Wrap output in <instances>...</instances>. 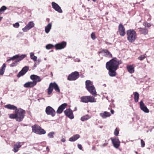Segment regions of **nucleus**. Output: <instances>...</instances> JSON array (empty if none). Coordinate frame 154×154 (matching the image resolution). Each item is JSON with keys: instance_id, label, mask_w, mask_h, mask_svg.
<instances>
[{"instance_id": "6e6552de", "label": "nucleus", "mask_w": 154, "mask_h": 154, "mask_svg": "<svg viewBox=\"0 0 154 154\" xmlns=\"http://www.w3.org/2000/svg\"><path fill=\"white\" fill-rule=\"evenodd\" d=\"M79 72L77 71H75L72 72L69 75L68 79L70 81L75 80L79 78Z\"/></svg>"}, {"instance_id": "5701e85b", "label": "nucleus", "mask_w": 154, "mask_h": 154, "mask_svg": "<svg viewBox=\"0 0 154 154\" xmlns=\"http://www.w3.org/2000/svg\"><path fill=\"white\" fill-rule=\"evenodd\" d=\"M35 84H34L32 82H29L26 83L23 85L24 87L26 88H32L35 85Z\"/></svg>"}, {"instance_id": "ddd939ff", "label": "nucleus", "mask_w": 154, "mask_h": 154, "mask_svg": "<svg viewBox=\"0 0 154 154\" xmlns=\"http://www.w3.org/2000/svg\"><path fill=\"white\" fill-rule=\"evenodd\" d=\"M30 78L33 81L32 82H34V84H35V85L37 82H40L41 80L39 76L35 75H31L30 76Z\"/></svg>"}, {"instance_id": "423d86ee", "label": "nucleus", "mask_w": 154, "mask_h": 154, "mask_svg": "<svg viewBox=\"0 0 154 154\" xmlns=\"http://www.w3.org/2000/svg\"><path fill=\"white\" fill-rule=\"evenodd\" d=\"M32 127L33 132L36 134H42L46 133L45 131L38 125H35Z\"/></svg>"}, {"instance_id": "6ab92c4d", "label": "nucleus", "mask_w": 154, "mask_h": 154, "mask_svg": "<svg viewBox=\"0 0 154 154\" xmlns=\"http://www.w3.org/2000/svg\"><path fill=\"white\" fill-rule=\"evenodd\" d=\"M67 105V104L66 103H64L62 104L58 107L57 111V112L58 114L61 113L63 110L66 108Z\"/></svg>"}, {"instance_id": "4be33fe9", "label": "nucleus", "mask_w": 154, "mask_h": 154, "mask_svg": "<svg viewBox=\"0 0 154 154\" xmlns=\"http://www.w3.org/2000/svg\"><path fill=\"white\" fill-rule=\"evenodd\" d=\"M100 115L103 118L106 119L107 117L110 116L111 114L109 112L107 111H104L103 112L100 113Z\"/></svg>"}, {"instance_id": "dca6fc26", "label": "nucleus", "mask_w": 154, "mask_h": 154, "mask_svg": "<svg viewBox=\"0 0 154 154\" xmlns=\"http://www.w3.org/2000/svg\"><path fill=\"white\" fill-rule=\"evenodd\" d=\"M119 32L120 35L122 36L125 35V32L124 27L122 24H120L119 26Z\"/></svg>"}, {"instance_id": "f03ea898", "label": "nucleus", "mask_w": 154, "mask_h": 154, "mask_svg": "<svg viewBox=\"0 0 154 154\" xmlns=\"http://www.w3.org/2000/svg\"><path fill=\"white\" fill-rule=\"evenodd\" d=\"M26 57V55L25 54H23L20 56L19 54H17L15 56H13V57L10 58L9 59L7 60V62H8L11 60H16L14 62L12 63L10 65L11 67L15 66L17 65V63L20 61H21L23 59H24Z\"/></svg>"}, {"instance_id": "09e8293b", "label": "nucleus", "mask_w": 154, "mask_h": 154, "mask_svg": "<svg viewBox=\"0 0 154 154\" xmlns=\"http://www.w3.org/2000/svg\"><path fill=\"white\" fill-rule=\"evenodd\" d=\"M151 26V25L149 23H148L146 25V26L147 27H150Z\"/></svg>"}, {"instance_id": "c756f323", "label": "nucleus", "mask_w": 154, "mask_h": 154, "mask_svg": "<svg viewBox=\"0 0 154 154\" xmlns=\"http://www.w3.org/2000/svg\"><path fill=\"white\" fill-rule=\"evenodd\" d=\"M52 85L53 87V88H54L55 91L57 92L58 93L60 92V89L57 85L55 82L52 83Z\"/></svg>"}, {"instance_id": "a19ab883", "label": "nucleus", "mask_w": 154, "mask_h": 154, "mask_svg": "<svg viewBox=\"0 0 154 154\" xmlns=\"http://www.w3.org/2000/svg\"><path fill=\"white\" fill-rule=\"evenodd\" d=\"M13 26L15 28H18L20 24L18 23L17 22L14 24H13Z\"/></svg>"}, {"instance_id": "2f4dec72", "label": "nucleus", "mask_w": 154, "mask_h": 154, "mask_svg": "<svg viewBox=\"0 0 154 154\" xmlns=\"http://www.w3.org/2000/svg\"><path fill=\"white\" fill-rule=\"evenodd\" d=\"M91 118V116H90L87 115L85 116H84L82 117L81 118V120L82 121H86L89 119H90Z\"/></svg>"}, {"instance_id": "2eb2a0df", "label": "nucleus", "mask_w": 154, "mask_h": 154, "mask_svg": "<svg viewBox=\"0 0 154 154\" xmlns=\"http://www.w3.org/2000/svg\"><path fill=\"white\" fill-rule=\"evenodd\" d=\"M28 69L29 67L28 66H25L17 74V76L18 77H19L23 76L27 72Z\"/></svg>"}, {"instance_id": "58836bf2", "label": "nucleus", "mask_w": 154, "mask_h": 154, "mask_svg": "<svg viewBox=\"0 0 154 154\" xmlns=\"http://www.w3.org/2000/svg\"><path fill=\"white\" fill-rule=\"evenodd\" d=\"M141 32L142 33L145 35L147 33V30L145 29H141Z\"/></svg>"}, {"instance_id": "864d4df0", "label": "nucleus", "mask_w": 154, "mask_h": 154, "mask_svg": "<svg viewBox=\"0 0 154 154\" xmlns=\"http://www.w3.org/2000/svg\"><path fill=\"white\" fill-rule=\"evenodd\" d=\"M97 0H92V1L94 2H95Z\"/></svg>"}, {"instance_id": "9d476101", "label": "nucleus", "mask_w": 154, "mask_h": 154, "mask_svg": "<svg viewBox=\"0 0 154 154\" xmlns=\"http://www.w3.org/2000/svg\"><path fill=\"white\" fill-rule=\"evenodd\" d=\"M35 24L32 21H30L26 26L22 29L24 32H26L34 26Z\"/></svg>"}, {"instance_id": "f257e3e1", "label": "nucleus", "mask_w": 154, "mask_h": 154, "mask_svg": "<svg viewBox=\"0 0 154 154\" xmlns=\"http://www.w3.org/2000/svg\"><path fill=\"white\" fill-rule=\"evenodd\" d=\"M121 63V61L118 60L116 58H113L106 63V68L109 70L108 74L110 76L114 77L116 75V71Z\"/></svg>"}, {"instance_id": "bb28decb", "label": "nucleus", "mask_w": 154, "mask_h": 154, "mask_svg": "<svg viewBox=\"0 0 154 154\" xmlns=\"http://www.w3.org/2000/svg\"><path fill=\"white\" fill-rule=\"evenodd\" d=\"M52 27V24L51 23L48 24L47 26L45 27V31L46 33H48L50 32Z\"/></svg>"}, {"instance_id": "79ce46f5", "label": "nucleus", "mask_w": 154, "mask_h": 154, "mask_svg": "<svg viewBox=\"0 0 154 154\" xmlns=\"http://www.w3.org/2000/svg\"><path fill=\"white\" fill-rule=\"evenodd\" d=\"M91 37L92 39L94 40L96 38L95 34L94 33H92L91 34Z\"/></svg>"}, {"instance_id": "b1692460", "label": "nucleus", "mask_w": 154, "mask_h": 154, "mask_svg": "<svg viewBox=\"0 0 154 154\" xmlns=\"http://www.w3.org/2000/svg\"><path fill=\"white\" fill-rule=\"evenodd\" d=\"M5 107L8 109L10 110H15L17 109V107L14 105L8 104L5 106Z\"/></svg>"}, {"instance_id": "aec40b11", "label": "nucleus", "mask_w": 154, "mask_h": 154, "mask_svg": "<svg viewBox=\"0 0 154 154\" xmlns=\"http://www.w3.org/2000/svg\"><path fill=\"white\" fill-rule=\"evenodd\" d=\"M90 89H87L88 91L92 95L96 96L97 95L95 87L94 85L90 87Z\"/></svg>"}, {"instance_id": "c85d7f7f", "label": "nucleus", "mask_w": 154, "mask_h": 154, "mask_svg": "<svg viewBox=\"0 0 154 154\" xmlns=\"http://www.w3.org/2000/svg\"><path fill=\"white\" fill-rule=\"evenodd\" d=\"M52 85V83H51L50 84L49 87L48 89V95L50 94L53 91V87Z\"/></svg>"}, {"instance_id": "412c9836", "label": "nucleus", "mask_w": 154, "mask_h": 154, "mask_svg": "<svg viewBox=\"0 0 154 154\" xmlns=\"http://www.w3.org/2000/svg\"><path fill=\"white\" fill-rule=\"evenodd\" d=\"M21 146V143L19 142H17L14 145L13 151L15 152H17L18 151L19 149L20 148Z\"/></svg>"}, {"instance_id": "c9c22d12", "label": "nucleus", "mask_w": 154, "mask_h": 154, "mask_svg": "<svg viewBox=\"0 0 154 154\" xmlns=\"http://www.w3.org/2000/svg\"><path fill=\"white\" fill-rule=\"evenodd\" d=\"M54 132L53 131L51 132L48 135V137L51 138H52L54 137Z\"/></svg>"}, {"instance_id": "37998d69", "label": "nucleus", "mask_w": 154, "mask_h": 154, "mask_svg": "<svg viewBox=\"0 0 154 154\" xmlns=\"http://www.w3.org/2000/svg\"><path fill=\"white\" fill-rule=\"evenodd\" d=\"M141 146L142 147H144L145 145V143L144 142L143 140H141Z\"/></svg>"}, {"instance_id": "20e7f679", "label": "nucleus", "mask_w": 154, "mask_h": 154, "mask_svg": "<svg viewBox=\"0 0 154 154\" xmlns=\"http://www.w3.org/2000/svg\"><path fill=\"white\" fill-rule=\"evenodd\" d=\"M25 112L24 110L21 108H19L15 111V113L17 116V121L20 122L23 119Z\"/></svg>"}, {"instance_id": "4c0bfd02", "label": "nucleus", "mask_w": 154, "mask_h": 154, "mask_svg": "<svg viewBox=\"0 0 154 154\" xmlns=\"http://www.w3.org/2000/svg\"><path fill=\"white\" fill-rule=\"evenodd\" d=\"M7 7L4 6H2L0 9V14H1V12L3 11H4L7 9Z\"/></svg>"}, {"instance_id": "7ed1b4c3", "label": "nucleus", "mask_w": 154, "mask_h": 154, "mask_svg": "<svg viewBox=\"0 0 154 154\" xmlns=\"http://www.w3.org/2000/svg\"><path fill=\"white\" fill-rule=\"evenodd\" d=\"M127 40L131 43L134 42L137 38L136 32L134 30L130 29L127 31Z\"/></svg>"}, {"instance_id": "0eeeda50", "label": "nucleus", "mask_w": 154, "mask_h": 154, "mask_svg": "<svg viewBox=\"0 0 154 154\" xmlns=\"http://www.w3.org/2000/svg\"><path fill=\"white\" fill-rule=\"evenodd\" d=\"M110 139L113 146L116 149H118L120 146V142L119 139L117 138H111Z\"/></svg>"}, {"instance_id": "393cba45", "label": "nucleus", "mask_w": 154, "mask_h": 154, "mask_svg": "<svg viewBox=\"0 0 154 154\" xmlns=\"http://www.w3.org/2000/svg\"><path fill=\"white\" fill-rule=\"evenodd\" d=\"M80 137V136L79 134H76L70 137L69 139V141L71 142L75 141L78 140Z\"/></svg>"}, {"instance_id": "9b49d317", "label": "nucleus", "mask_w": 154, "mask_h": 154, "mask_svg": "<svg viewBox=\"0 0 154 154\" xmlns=\"http://www.w3.org/2000/svg\"><path fill=\"white\" fill-rule=\"evenodd\" d=\"M64 112L65 115L70 119H72L74 118L73 111L70 109H67L65 110Z\"/></svg>"}, {"instance_id": "de8ad7c7", "label": "nucleus", "mask_w": 154, "mask_h": 154, "mask_svg": "<svg viewBox=\"0 0 154 154\" xmlns=\"http://www.w3.org/2000/svg\"><path fill=\"white\" fill-rule=\"evenodd\" d=\"M61 141L62 142H64L66 141L65 139L63 137H62L61 140Z\"/></svg>"}, {"instance_id": "8fccbe9b", "label": "nucleus", "mask_w": 154, "mask_h": 154, "mask_svg": "<svg viewBox=\"0 0 154 154\" xmlns=\"http://www.w3.org/2000/svg\"><path fill=\"white\" fill-rule=\"evenodd\" d=\"M111 112L112 114H113L114 113V111L113 109H111L110 111Z\"/></svg>"}, {"instance_id": "603ef678", "label": "nucleus", "mask_w": 154, "mask_h": 154, "mask_svg": "<svg viewBox=\"0 0 154 154\" xmlns=\"http://www.w3.org/2000/svg\"><path fill=\"white\" fill-rule=\"evenodd\" d=\"M2 18H3V17H0V21L2 20Z\"/></svg>"}, {"instance_id": "7c9ffc66", "label": "nucleus", "mask_w": 154, "mask_h": 154, "mask_svg": "<svg viewBox=\"0 0 154 154\" xmlns=\"http://www.w3.org/2000/svg\"><path fill=\"white\" fill-rule=\"evenodd\" d=\"M6 67V64L4 63L2 66L1 69H0V75H3L4 74Z\"/></svg>"}, {"instance_id": "3c124183", "label": "nucleus", "mask_w": 154, "mask_h": 154, "mask_svg": "<svg viewBox=\"0 0 154 154\" xmlns=\"http://www.w3.org/2000/svg\"><path fill=\"white\" fill-rule=\"evenodd\" d=\"M46 149H47V150L48 151H49V148H48V146H47V147H46Z\"/></svg>"}, {"instance_id": "6e6d98bb", "label": "nucleus", "mask_w": 154, "mask_h": 154, "mask_svg": "<svg viewBox=\"0 0 154 154\" xmlns=\"http://www.w3.org/2000/svg\"><path fill=\"white\" fill-rule=\"evenodd\" d=\"M135 153H136V154H137V152L136 151L135 152Z\"/></svg>"}, {"instance_id": "ea45409f", "label": "nucleus", "mask_w": 154, "mask_h": 154, "mask_svg": "<svg viewBox=\"0 0 154 154\" xmlns=\"http://www.w3.org/2000/svg\"><path fill=\"white\" fill-rule=\"evenodd\" d=\"M114 134L115 136H117L119 134V131L118 130L117 128H116L115 129Z\"/></svg>"}, {"instance_id": "39448f33", "label": "nucleus", "mask_w": 154, "mask_h": 154, "mask_svg": "<svg viewBox=\"0 0 154 154\" xmlns=\"http://www.w3.org/2000/svg\"><path fill=\"white\" fill-rule=\"evenodd\" d=\"M81 101L82 102L85 103H88L89 102L90 103L96 102V99L91 96H83L81 98Z\"/></svg>"}, {"instance_id": "4468645a", "label": "nucleus", "mask_w": 154, "mask_h": 154, "mask_svg": "<svg viewBox=\"0 0 154 154\" xmlns=\"http://www.w3.org/2000/svg\"><path fill=\"white\" fill-rule=\"evenodd\" d=\"M51 5L55 11L60 13L62 12V9L57 4L54 2H52L51 3Z\"/></svg>"}, {"instance_id": "5fc2aeb1", "label": "nucleus", "mask_w": 154, "mask_h": 154, "mask_svg": "<svg viewBox=\"0 0 154 154\" xmlns=\"http://www.w3.org/2000/svg\"><path fill=\"white\" fill-rule=\"evenodd\" d=\"M44 60H46V58H44Z\"/></svg>"}, {"instance_id": "49530a36", "label": "nucleus", "mask_w": 154, "mask_h": 154, "mask_svg": "<svg viewBox=\"0 0 154 154\" xmlns=\"http://www.w3.org/2000/svg\"><path fill=\"white\" fill-rule=\"evenodd\" d=\"M78 147L80 149H82V145L80 144L78 145Z\"/></svg>"}, {"instance_id": "f704fd0d", "label": "nucleus", "mask_w": 154, "mask_h": 154, "mask_svg": "<svg viewBox=\"0 0 154 154\" xmlns=\"http://www.w3.org/2000/svg\"><path fill=\"white\" fill-rule=\"evenodd\" d=\"M9 117L11 119H16L17 120V116L16 113L11 114L9 115Z\"/></svg>"}, {"instance_id": "cd10ccee", "label": "nucleus", "mask_w": 154, "mask_h": 154, "mask_svg": "<svg viewBox=\"0 0 154 154\" xmlns=\"http://www.w3.org/2000/svg\"><path fill=\"white\" fill-rule=\"evenodd\" d=\"M127 67L128 71L129 73H132L134 72V68L132 66L128 65L127 66Z\"/></svg>"}, {"instance_id": "72a5a7b5", "label": "nucleus", "mask_w": 154, "mask_h": 154, "mask_svg": "<svg viewBox=\"0 0 154 154\" xmlns=\"http://www.w3.org/2000/svg\"><path fill=\"white\" fill-rule=\"evenodd\" d=\"M30 57L31 59L34 61H36L37 59V57L34 55V53L31 52L30 53Z\"/></svg>"}, {"instance_id": "473e14b6", "label": "nucleus", "mask_w": 154, "mask_h": 154, "mask_svg": "<svg viewBox=\"0 0 154 154\" xmlns=\"http://www.w3.org/2000/svg\"><path fill=\"white\" fill-rule=\"evenodd\" d=\"M139 97V94L137 92H134V101L135 102H137L138 101Z\"/></svg>"}, {"instance_id": "1a4fd4ad", "label": "nucleus", "mask_w": 154, "mask_h": 154, "mask_svg": "<svg viewBox=\"0 0 154 154\" xmlns=\"http://www.w3.org/2000/svg\"><path fill=\"white\" fill-rule=\"evenodd\" d=\"M45 112L48 115H51L54 117L55 115L56 112L55 110L50 106H47L45 109Z\"/></svg>"}, {"instance_id": "e433bc0d", "label": "nucleus", "mask_w": 154, "mask_h": 154, "mask_svg": "<svg viewBox=\"0 0 154 154\" xmlns=\"http://www.w3.org/2000/svg\"><path fill=\"white\" fill-rule=\"evenodd\" d=\"M54 47V46L51 44H48L46 46V48L47 49H49L53 47Z\"/></svg>"}, {"instance_id": "f3484780", "label": "nucleus", "mask_w": 154, "mask_h": 154, "mask_svg": "<svg viewBox=\"0 0 154 154\" xmlns=\"http://www.w3.org/2000/svg\"><path fill=\"white\" fill-rule=\"evenodd\" d=\"M99 53H103V55L106 57L109 58L112 57V54L111 53L107 50L103 49L102 51L99 52Z\"/></svg>"}, {"instance_id": "f8f14e48", "label": "nucleus", "mask_w": 154, "mask_h": 154, "mask_svg": "<svg viewBox=\"0 0 154 154\" xmlns=\"http://www.w3.org/2000/svg\"><path fill=\"white\" fill-rule=\"evenodd\" d=\"M66 42L63 41L61 43H59L55 44L54 45V47L57 50H61L65 48L66 46Z\"/></svg>"}, {"instance_id": "c03bdc74", "label": "nucleus", "mask_w": 154, "mask_h": 154, "mask_svg": "<svg viewBox=\"0 0 154 154\" xmlns=\"http://www.w3.org/2000/svg\"><path fill=\"white\" fill-rule=\"evenodd\" d=\"M145 58V56L144 55H141L139 57H138V59L140 60H143Z\"/></svg>"}, {"instance_id": "a18cd8bd", "label": "nucleus", "mask_w": 154, "mask_h": 154, "mask_svg": "<svg viewBox=\"0 0 154 154\" xmlns=\"http://www.w3.org/2000/svg\"><path fill=\"white\" fill-rule=\"evenodd\" d=\"M108 144V143H104V144H103L101 145V146L102 147H105V146H106Z\"/></svg>"}, {"instance_id": "a878e982", "label": "nucleus", "mask_w": 154, "mask_h": 154, "mask_svg": "<svg viewBox=\"0 0 154 154\" xmlns=\"http://www.w3.org/2000/svg\"><path fill=\"white\" fill-rule=\"evenodd\" d=\"M86 88L87 89H90L89 88L90 87L92 86L93 85V83L90 80H87L85 82Z\"/></svg>"}, {"instance_id": "a211bd4d", "label": "nucleus", "mask_w": 154, "mask_h": 154, "mask_svg": "<svg viewBox=\"0 0 154 154\" xmlns=\"http://www.w3.org/2000/svg\"><path fill=\"white\" fill-rule=\"evenodd\" d=\"M140 106L141 109L146 113H148L149 110L145 105L142 101H141L140 103Z\"/></svg>"}]
</instances>
